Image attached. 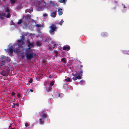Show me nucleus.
<instances>
[{
    "label": "nucleus",
    "mask_w": 129,
    "mask_h": 129,
    "mask_svg": "<svg viewBox=\"0 0 129 129\" xmlns=\"http://www.w3.org/2000/svg\"><path fill=\"white\" fill-rule=\"evenodd\" d=\"M30 91L31 92H32L33 91V90H32V89H30Z\"/></svg>",
    "instance_id": "nucleus-46"
},
{
    "label": "nucleus",
    "mask_w": 129,
    "mask_h": 129,
    "mask_svg": "<svg viewBox=\"0 0 129 129\" xmlns=\"http://www.w3.org/2000/svg\"><path fill=\"white\" fill-rule=\"evenodd\" d=\"M14 51L17 53H18L20 52V49H19L16 48L14 50Z\"/></svg>",
    "instance_id": "nucleus-12"
},
{
    "label": "nucleus",
    "mask_w": 129,
    "mask_h": 129,
    "mask_svg": "<svg viewBox=\"0 0 129 129\" xmlns=\"http://www.w3.org/2000/svg\"><path fill=\"white\" fill-rule=\"evenodd\" d=\"M14 128H11V129H14Z\"/></svg>",
    "instance_id": "nucleus-48"
},
{
    "label": "nucleus",
    "mask_w": 129,
    "mask_h": 129,
    "mask_svg": "<svg viewBox=\"0 0 129 129\" xmlns=\"http://www.w3.org/2000/svg\"><path fill=\"white\" fill-rule=\"evenodd\" d=\"M24 57V56L23 55H22L21 56V58L22 59H23V58Z\"/></svg>",
    "instance_id": "nucleus-43"
},
{
    "label": "nucleus",
    "mask_w": 129,
    "mask_h": 129,
    "mask_svg": "<svg viewBox=\"0 0 129 129\" xmlns=\"http://www.w3.org/2000/svg\"><path fill=\"white\" fill-rule=\"evenodd\" d=\"M25 54L26 59L29 60L31 59L36 55V54L33 53L32 50H27L25 53Z\"/></svg>",
    "instance_id": "nucleus-2"
},
{
    "label": "nucleus",
    "mask_w": 129,
    "mask_h": 129,
    "mask_svg": "<svg viewBox=\"0 0 129 129\" xmlns=\"http://www.w3.org/2000/svg\"><path fill=\"white\" fill-rule=\"evenodd\" d=\"M58 1L59 2L65 4L67 0H58Z\"/></svg>",
    "instance_id": "nucleus-15"
},
{
    "label": "nucleus",
    "mask_w": 129,
    "mask_h": 129,
    "mask_svg": "<svg viewBox=\"0 0 129 129\" xmlns=\"http://www.w3.org/2000/svg\"><path fill=\"white\" fill-rule=\"evenodd\" d=\"M11 125H12V124H10V126H9V128H10V127H11Z\"/></svg>",
    "instance_id": "nucleus-47"
},
{
    "label": "nucleus",
    "mask_w": 129,
    "mask_h": 129,
    "mask_svg": "<svg viewBox=\"0 0 129 129\" xmlns=\"http://www.w3.org/2000/svg\"><path fill=\"white\" fill-rule=\"evenodd\" d=\"M81 62H80L81 65L80 66V68H82L83 67V66L81 64Z\"/></svg>",
    "instance_id": "nucleus-35"
},
{
    "label": "nucleus",
    "mask_w": 129,
    "mask_h": 129,
    "mask_svg": "<svg viewBox=\"0 0 129 129\" xmlns=\"http://www.w3.org/2000/svg\"><path fill=\"white\" fill-rule=\"evenodd\" d=\"M5 61H1V66H3L4 67V66L5 65Z\"/></svg>",
    "instance_id": "nucleus-22"
},
{
    "label": "nucleus",
    "mask_w": 129,
    "mask_h": 129,
    "mask_svg": "<svg viewBox=\"0 0 129 129\" xmlns=\"http://www.w3.org/2000/svg\"><path fill=\"white\" fill-rule=\"evenodd\" d=\"M59 95H60V94H59Z\"/></svg>",
    "instance_id": "nucleus-50"
},
{
    "label": "nucleus",
    "mask_w": 129,
    "mask_h": 129,
    "mask_svg": "<svg viewBox=\"0 0 129 129\" xmlns=\"http://www.w3.org/2000/svg\"><path fill=\"white\" fill-rule=\"evenodd\" d=\"M114 3H117V2L116 1H114Z\"/></svg>",
    "instance_id": "nucleus-44"
},
{
    "label": "nucleus",
    "mask_w": 129,
    "mask_h": 129,
    "mask_svg": "<svg viewBox=\"0 0 129 129\" xmlns=\"http://www.w3.org/2000/svg\"><path fill=\"white\" fill-rule=\"evenodd\" d=\"M22 19H20L19 21L17 22V23L18 24H19L21 23L22 22Z\"/></svg>",
    "instance_id": "nucleus-20"
},
{
    "label": "nucleus",
    "mask_w": 129,
    "mask_h": 129,
    "mask_svg": "<svg viewBox=\"0 0 129 129\" xmlns=\"http://www.w3.org/2000/svg\"><path fill=\"white\" fill-rule=\"evenodd\" d=\"M25 39V37L24 36H22L21 38V39L20 40H23V41Z\"/></svg>",
    "instance_id": "nucleus-27"
},
{
    "label": "nucleus",
    "mask_w": 129,
    "mask_h": 129,
    "mask_svg": "<svg viewBox=\"0 0 129 129\" xmlns=\"http://www.w3.org/2000/svg\"><path fill=\"white\" fill-rule=\"evenodd\" d=\"M18 46L20 48H21L24 44V43L23 40H18L17 41Z\"/></svg>",
    "instance_id": "nucleus-5"
},
{
    "label": "nucleus",
    "mask_w": 129,
    "mask_h": 129,
    "mask_svg": "<svg viewBox=\"0 0 129 129\" xmlns=\"http://www.w3.org/2000/svg\"><path fill=\"white\" fill-rule=\"evenodd\" d=\"M65 81L67 82H71L70 79L69 78H68L67 79H65Z\"/></svg>",
    "instance_id": "nucleus-21"
},
{
    "label": "nucleus",
    "mask_w": 129,
    "mask_h": 129,
    "mask_svg": "<svg viewBox=\"0 0 129 129\" xmlns=\"http://www.w3.org/2000/svg\"><path fill=\"white\" fill-rule=\"evenodd\" d=\"M27 43L28 44V47H33L34 46V44L33 43H30V41L27 40Z\"/></svg>",
    "instance_id": "nucleus-8"
},
{
    "label": "nucleus",
    "mask_w": 129,
    "mask_h": 129,
    "mask_svg": "<svg viewBox=\"0 0 129 129\" xmlns=\"http://www.w3.org/2000/svg\"><path fill=\"white\" fill-rule=\"evenodd\" d=\"M28 47V50H31L30 49V48H31V47Z\"/></svg>",
    "instance_id": "nucleus-42"
},
{
    "label": "nucleus",
    "mask_w": 129,
    "mask_h": 129,
    "mask_svg": "<svg viewBox=\"0 0 129 129\" xmlns=\"http://www.w3.org/2000/svg\"><path fill=\"white\" fill-rule=\"evenodd\" d=\"M40 115V117H41V118H40L39 119V123L41 124H42L44 123V121L43 120L46 118L48 116V115L45 111H41Z\"/></svg>",
    "instance_id": "nucleus-1"
},
{
    "label": "nucleus",
    "mask_w": 129,
    "mask_h": 129,
    "mask_svg": "<svg viewBox=\"0 0 129 129\" xmlns=\"http://www.w3.org/2000/svg\"><path fill=\"white\" fill-rule=\"evenodd\" d=\"M36 26L38 27H43L44 26L43 25H41V24L39 25L38 24H36Z\"/></svg>",
    "instance_id": "nucleus-25"
},
{
    "label": "nucleus",
    "mask_w": 129,
    "mask_h": 129,
    "mask_svg": "<svg viewBox=\"0 0 129 129\" xmlns=\"http://www.w3.org/2000/svg\"><path fill=\"white\" fill-rule=\"evenodd\" d=\"M41 43L39 41H37L35 43V45L37 46H41Z\"/></svg>",
    "instance_id": "nucleus-13"
},
{
    "label": "nucleus",
    "mask_w": 129,
    "mask_h": 129,
    "mask_svg": "<svg viewBox=\"0 0 129 129\" xmlns=\"http://www.w3.org/2000/svg\"><path fill=\"white\" fill-rule=\"evenodd\" d=\"M46 40H45L44 41V42H46Z\"/></svg>",
    "instance_id": "nucleus-49"
},
{
    "label": "nucleus",
    "mask_w": 129,
    "mask_h": 129,
    "mask_svg": "<svg viewBox=\"0 0 129 129\" xmlns=\"http://www.w3.org/2000/svg\"><path fill=\"white\" fill-rule=\"evenodd\" d=\"M13 105H12V108H15V104L14 103H13Z\"/></svg>",
    "instance_id": "nucleus-31"
},
{
    "label": "nucleus",
    "mask_w": 129,
    "mask_h": 129,
    "mask_svg": "<svg viewBox=\"0 0 129 129\" xmlns=\"http://www.w3.org/2000/svg\"><path fill=\"white\" fill-rule=\"evenodd\" d=\"M25 125L26 127L28 126V124L26 122L25 123Z\"/></svg>",
    "instance_id": "nucleus-33"
},
{
    "label": "nucleus",
    "mask_w": 129,
    "mask_h": 129,
    "mask_svg": "<svg viewBox=\"0 0 129 129\" xmlns=\"http://www.w3.org/2000/svg\"><path fill=\"white\" fill-rule=\"evenodd\" d=\"M80 71L78 74L82 76V74L83 73V70L82 68H80Z\"/></svg>",
    "instance_id": "nucleus-17"
},
{
    "label": "nucleus",
    "mask_w": 129,
    "mask_h": 129,
    "mask_svg": "<svg viewBox=\"0 0 129 129\" xmlns=\"http://www.w3.org/2000/svg\"><path fill=\"white\" fill-rule=\"evenodd\" d=\"M4 15H5V14H0V18L2 19H3L4 18V16H5Z\"/></svg>",
    "instance_id": "nucleus-18"
},
{
    "label": "nucleus",
    "mask_w": 129,
    "mask_h": 129,
    "mask_svg": "<svg viewBox=\"0 0 129 129\" xmlns=\"http://www.w3.org/2000/svg\"><path fill=\"white\" fill-rule=\"evenodd\" d=\"M62 9L61 8L58 9L57 11L58 12L59 15H61L63 13L62 12Z\"/></svg>",
    "instance_id": "nucleus-11"
},
{
    "label": "nucleus",
    "mask_w": 129,
    "mask_h": 129,
    "mask_svg": "<svg viewBox=\"0 0 129 129\" xmlns=\"http://www.w3.org/2000/svg\"><path fill=\"white\" fill-rule=\"evenodd\" d=\"M122 5L123 6V7L124 8H126V7L125 6V5L122 4Z\"/></svg>",
    "instance_id": "nucleus-39"
},
{
    "label": "nucleus",
    "mask_w": 129,
    "mask_h": 129,
    "mask_svg": "<svg viewBox=\"0 0 129 129\" xmlns=\"http://www.w3.org/2000/svg\"><path fill=\"white\" fill-rule=\"evenodd\" d=\"M15 94V93L14 92H12V96H13Z\"/></svg>",
    "instance_id": "nucleus-40"
},
{
    "label": "nucleus",
    "mask_w": 129,
    "mask_h": 129,
    "mask_svg": "<svg viewBox=\"0 0 129 129\" xmlns=\"http://www.w3.org/2000/svg\"><path fill=\"white\" fill-rule=\"evenodd\" d=\"M73 75L74 76L73 78V79L74 81L77 79H80L81 78V77L78 75H74L73 74Z\"/></svg>",
    "instance_id": "nucleus-6"
},
{
    "label": "nucleus",
    "mask_w": 129,
    "mask_h": 129,
    "mask_svg": "<svg viewBox=\"0 0 129 129\" xmlns=\"http://www.w3.org/2000/svg\"><path fill=\"white\" fill-rule=\"evenodd\" d=\"M13 46H11L10 48L8 49V52L10 53V54H12L13 52V50L12 49Z\"/></svg>",
    "instance_id": "nucleus-7"
},
{
    "label": "nucleus",
    "mask_w": 129,
    "mask_h": 129,
    "mask_svg": "<svg viewBox=\"0 0 129 129\" xmlns=\"http://www.w3.org/2000/svg\"><path fill=\"white\" fill-rule=\"evenodd\" d=\"M31 15L29 14L27 15L26 16V18L27 19H29L31 17Z\"/></svg>",
    "instance_id": "nucleus-23"
},
{
    "label": "nucleus",
    "mask_w": 129,
    "mask_h": 129,
    "mask_svg": "<svg viewBox=\"0 0 129 129\" xmlns=\"http://www.w3.org/2000/svg\"><path fill=\"white\" fill-rule=\"evenodd\" d=\"M52 89V88L51 87H50L49 88H48V91H51V89Z\"/></svg>",
    "instance_id": "nucleus-34"
},
{
    "label": "nucleus",
    "mask_w": 129,
    "mask_h": 129,
    "mask_svg": "<svg viewBox=\"0 0 129 129\" xmlns=\"http://www.w3.org/2000/svg\"><path fill=\"white\" fill-rule=\"evenodd\" d=\"M5 12H10L8 8H7L5 9Z\"/></svg>",
    "instance_id": "nucleus-26"
},
{
    "label": "nucleus",
    "mask_w": 129,
    "mask_h": 129,
    "mask_svg": "<svg viewBox=\"0 0 129 129\" xmlns=\"http://www.w3.org/2000/svg\"><path fill=\"white\" fill-rule=\"evenodd\" d=\"M108 35V34L106 33H102V36L103 37H106Z\"/></svg>",
    "instance_id": "nucleus-14"
},
{
    "label": "nucleus",
    "mask_w": 129,
    "mask_h": 129,
    "mask_svg": "<svg viewBox=\"0 0 129 129\" xmlns=\"http://www.w3.org/2000/svg\"><path fill=\"white\" fill-rule=\"evenodd\" d=\"M61 61L62 62L63 61V63H67L66 61V58H62L61 59Z\"/></svg>",
    "instance_id": "nucleus-16"
},
{
    "label": "nucleus",
    "mask_w": 129,
    "mask_h": 129,
    "mask_svg": "<svg viewBox=\"0 0 129 129\" xmlns=\"http://www.w3.org/2000/svg\"><path fill=\"white\" fill-rule=\"evenodd\" d=\"M17 97L18 98H20V95L19 94H18L17 95Z\"/></svg>",
    "instance_id": "nucleus-37"
},
{
    "label": "nucleus",
    "mask_w": 129,
    "mask_h": 129,
    "mask_svg": "<svg viewBox=\"0 0 129 129\" xmlns=\"http://www.w3.org/2000/svg\"><path fill=\"white\" fill-rule=\"evenodd\" d=\"M43 16H44L45 17V16H47V14L46 13H45V14H43Z\"/></svg>",
    "instance_id": "nucleus-36"
},
{
    "label": "nucleus",
    "mask_w": 129,
    "mask_h": 129,
    "mask_svg": "<svg viewBox=\"0 0 129 129\" xmlns=\"http://www.w3.org/2000/svg\"><path fill=\"white\" fill-rule=\"evenodd\" d=\"M32 78H31L30 79V80L29 81V82L30 83H32Z\"/></svg>",
    "instance_id": "nucleus-32"
},
{
    "label": "nucleus",
    "mask_w": 129,
    "mask_h": 129,
    "mask_svg": "<svg viewBox=\"0 0 129 129\" xmlns=\"http://www.w3.org/2000/svg\"><path fill=\"white\" fill-rule=\"evenodd\" d=\"M49 2L51 5L54 6L55 5L54 4V3L52 1H50Z\"/></svg>",
    "instance_id": "nucleus-19"
},
{
    "label": "nucleus",
    "mask_w": 129,
    "mask_h": 129,
    "mask_svg": "<svg viewBox=\"0 0 129 129\" xmlns=\"http://www.w3.org/2000/svg\"><path fill=\"white\" fill-rule=\"evenodd\" d=\"M55 53H56V54H57V53H58V52H57V51H55Z\"/></svg>",
    "instance_id": "nucleus-45"
},
{
    "label": "nucleus",
    "mask_w": 129,
    "mask_h": 129,
    "mask_svg": "<svg viewBox=\"0 0 129 129\" xmlns=\"http://www.w3.org/2000/svg\"><path fill=\"white\" fill-rule=\"evenodd\" d=\"M49 28H50L49 31L51 35H53L54 34L55 31H56V29L57 28L56 26L54 24H51Z\"/></svg>",
    "instance_id": "nucleus-3"
},
{
    "label": "nucleus",
    "mask_w": 129,
    "mask_h": 129,
    "mask_svg": "<svg viewBox=\"0 0 129 129\" xmlns=\"http://www.w3.org/2000/svg\"><path fill=\"white\" fill-rule=\"evenodd\" d=\"M63 50H69L70 49V47L69 46H64L63 47Z\"/></svg>",
    "instance_id": "nucleus-10"
},
{
    "label": "nucleus",
    "mask_w": 129,
    "mask_h": 129,
    "mask_svg": "<svg viewBox=\"0 0 129 129\" xmlns=\"http://www.w3.org/2000/svg\"><path fill=\"white\" fill-rule=\"evenodd\" d=\"M15 105L17 106H19V104L18 103H17L15 104Z\"/></svg>",
    "instance_id": "nucleus-38"
},
{
    "label": "nucleus",
    "mask_w": 129,
    "mask_h": 129,
    "mask_svg": "<svg viewBox=\"0 0 129 129\" xmlns=\"http://www.w3.org/2000/svg\"><path fill=\"white\" fill-rule=\"evenodd\" d=\"M57 10H56L55 12H52L51 14V16L53 17H55L56 15Z\"/></svg>",
    "instance_id": "nucleus-9"
},
{
    "label": "nucleus",
    "mask_w": 129,
    "mask_h": 129,
    "mask_svg": "<svg viewBox=\"0 0 129 129\" xmlns=\"http://www.w3.org/2000/svg\"><path fill=\"white\" fill-rule=\"evenodd\" d=\"M10 71V70L9 68L7 67L6 68H4L3 70H2L1 72H0V73L3 76H7L8 75Z\"/></svg>",
    "instance_id": "nucleus-4"
},
{
    "label": "nucleus",
    "mask_w": 129,
    "mask_h": 129,
    "mask_svg": "<svg viewBox=\"0 0 129 129\" xmlns=\"http://www.w3.org/2000/svg\"><path fill=\"white\" fill-rule=\"evenodd\" d=\"M10 16H11V15H10V13H8L7 14V15L6 16V17L7 18H9L10 17Z\"/></svg>",
    "instance_id": "nucleus-28"
},
{
    "label": "nucleus",
    "mask_w": 129,
    "mask_h": 129,
    "mask_svg": "<svg viewBox=\"0 0 129 129\" xmlns=\"http://www.w3.org/2000/svg\"><path fill=\"white\" fill-rule=\"evenodd\" d=\"M63 20L62 19L59 22V24L60 25H62V23H63Z\"/></svg>",
    "instance_id": "nucleus-24"
},
{
    "label": "nucleus",
    "mask_w": 129,
    "mask_h": 129,
    "mask_svg": "<svg viewBox=\"0 0 129 129\" xmlns=\"http://www.w3.org/2000/svg\"><path fill=\"white\" fill-rule=\"evenodd\" d=\"M54 82L53 81H52L50 83V84L51 86L53 85H54Z\"/></svg>",
    "instance_id": "nucleus-30"
},
{
    "label": "nucleus",
    "mask_w": 129,
    "mask_h": 129,
    "mask_svg": "<svg viewBox=\"0 0 129 129\" xmlns=\"http://www.w3.org/2000/svg\"><path fill=\"white\" fill-rule=\"evenodd\" d=\"M54 47H53V49H54V47H55V46L56 45V44H54Z\"/></svg>",
    "instance_id": "nucleus-41"
},
{
    "label": "nucleus",
    "mask_w": 129,
    "mask_h": 129,
    "mask_svg": "<svg viewBox=\"0 0 129 129\" xmlns=\"http://www.w3.org/2000/svg\"><path fill=\"white\" fill-rule=\"evenodd\" d=\"M11 4H14L15 2V1L14 0H10Z\"/></svg>",
    "instance_id": "nucleus-29"
}]
</instances>
